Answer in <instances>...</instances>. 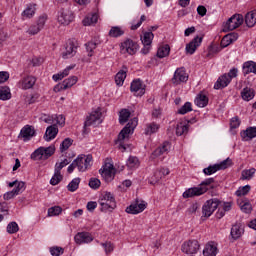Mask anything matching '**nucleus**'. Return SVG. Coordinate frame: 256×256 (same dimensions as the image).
Returning a JSON list of instances; mask_svg holds the SVG:
<instances>
[{
    "label": "nucleus",
    "mask_w": 256,
    "mask_h": 256,
    "mask_svg": "<svg viewBox=\"0 0 256 256\" xmlns=\"http://www.w3.org/2000/svg\"><path fill=\"white\" fill-rule=\"evenodd\" d=\"M139 120L137 118L131 119L126 126L120 131L118 134V138L116 140V145H118V149L125 153L127 151V147L125 146V139H129V135L135 131V127H137Z\"/></svg>",
    "instance_id": "obj_1"
},
{
    "label": "nucleus",
    "mask_w": 256,
    "mask_h": 256,
    "mask_svg": "<svg viewBox=\"0 0 256 256\" xmlns=\"http://www.w3.org/2000/svg\"><path fill=\"white\" fill-rule=\"evenodd\" d=\"M101 206L100 211L107 212L113 211L117 207L115 196L111 192H104L98 201Z\"/></svg>",
    "instance_id": "obj_2"
},
{
    "label": "nucleus",
    "mask_w": 256,
    "mask_h": 256,
    "mask_svg": "<svg viewBox=\"0 0 256 256\" xmlns=\"http://www.w3.org/2000/svg\"><path fill=\"white\" fill-rule=\"evenodd\" d=\"M55 154V146L39 147L31 154V159L34 161H47L49 157Z\"/></svg>",
    "instance_id": "obj_3"
},
{
    "label": "nucleus",
    "mask_w": 256,
    "mask_h": 256,
    "mask_svg": "<svg viewBox=\"0 0 256 256\" xmlns=\"http://www.w3.org/2000/svg\"><path fill=\"white\" fill-rule=\"evenodd\" d=\"M58 23L61 25H69L75 19L73 15V11L71 10V6L65 5L58 11Z\"/></svg>",
    "instance_id": "obj_4"
},
{
    "label": "nucleus",
    "mask_w": 256,
    "mask_h": 256,
    "mask_svg": "<svg viewBox=\"0 0 256 256\" xmlns=\"http://www.w3.org/2000/svg\"><path fill=\"white\" fill-rule=\"evenodd\" d=\"M241 25H243V15L236 14L228 19L223 31L224 33H227V31H234V29H237V27H241Z\"/></svg>",
    "instance_id": "obj_5"
},
{
    "label": "nucleus",
    "mask_w": 256,
    "mask_h": 256,
    "mask_svg": "<svg viewBox=\"0 0 256 256\" xmlns=\"http://www.w3.org/2000/svg\"><path fill=\"white\" fill-rule=\"evenodd\" d=\"M221 205V201L219 199H210L206 201V203L202 207V215L203 217H211L213 212Z\"/></svg>",
    "instance_id": "obj_6"
},
{
    "label": "nucleus",
    "mask_w": 256,
    "mask_h": 256,
    "mask_svg": "<svg viewBox=\"0 0 256 256\" xmlns=\"http://www.w3.org/2000/svg\"><path fill=\"white\" fill-rule=\"evenodd\" d=\"M147 209V202L139 199H136L133 204L126 208V213L130 215H138V213H143L144 210Z\"/></svg>",
    "instance_id": "obj_7"
},
{
    "label": "nucleus",
    "mask_w": 256,
    "mask_h": 256,
    "mask_svg": "<svg viewBox=\"0 0 256 256\" xmlns=\"http://www.w3.org/2000/svg\"><path fill=\"white\" fill-rule=\"evenodd\" d=\"M207 191H209V188L198 185L197 187L188 188L182 196L184 199H190L200 197V195H204Z\"/></svg>",
    "instance_id": "obj_8"
},
{
    "label": "nucleus",
    "mask_w": 256,
    "mask_h": 256,
    "mask_svg": "<svg viewBox=\"0 0 256 256\" xmlns=\"http://www.w3.org/2000/svg\"><path fill=\"white\" fill-rule=\"evenodd\" d=\"M155 37V34L149 30L148 32H145L143 36H141V42L142 45H144L143 49L141 50L142 55H147L149 51H151V43H153V38Z\"/></svg>",
    "instance_id": "obj_9"
},
{
    "label": "nucleus",
    "mask_w": 256,
    "mask_h": 256,
    "mask_svg": "<svg viewBox=\"0 0 256 256\" xmlns=\"http://www.w3.org/2000/svg\"><path fill=\"white\" fill-rule=\"evenodd\" d=\"M201 245L197 240H189L182 244V252L186 253V255H195L197 251H199Z\"/></svg>",
    "instance_id": "obj_10"
},
{
    "label": "nucleus",
    "mask_w": 256,
    "mask_h": 256,
    "mask_svg": "<svg viewBox=\"0 0 256 256\" xmlns=\"http://www.w3.org/2000/svg\"><path fill=\"white\" fill-rule=\"evenodd\" d=\"M188 80H189V75L185 71V68L180 67L174 72L172 83L173 85H181V83H187Z\"/></svg>",
    "instance_id": "obj_11"
},
{
    "label": "nucleus",
    "mask_w": 256,
    "mask_h": 256,
    "mask_svg": "<svg viewBox=\"0 0 256 256\" xmlns=\"http://www.w3.org/2000/svg\"><path fill=\"white\" fill-rule=\"evenodd\" d=\"M100 175L109 183L115 178V167L113 164L106 163L102 169L99 170Z\"/></svg>",
    "instance_id": "obj_12"
},
{
    "label": "nucleus",
    "mask_w": 256,
    "mask_h": 256,
    "mask_svg": "<svg viewBox=\"0 0 256 256\" xmlns=\"http://www.w3.org/2000/svg\"><path fill=\"white\" fill-rule=\"evenodd\" d=\"M77 83V76H71L68 79H65L61 84H58L54 87L55 93H59V91H65V89H69L73 87Z\"/></svg>",
    "instance_id": "obj_13"
},
{
    "label": "nucleus",
    "mask_w": 256,
    "mask_h": 256,
    "mask_svg": "<svg viewBox=\"0 0 256 256\" xmlns=\"http://www.w3.org/2000/svg\"><path fill=\"white\" fill-rule=\"evenodd\" d=\"M101 110H95L93 111L89 117H87V120L84 123V127H91V125H97V123H101Z\"/></svg>",
    "instance_id": "obj_14"
},
{
    "label": "nucleus",
    "mask_w": 256,
    "mask_h": 256,
    "mask_svg": "<svg viewBox=\"0 0 256 256\" xmlns=\"http://www.w3.org/2000/svg\"><path fill=\"white\" fill-rule=\"evenodd\" d=\"M130 91L137 97H143V95H145V85H143L139 79L133 80L130 86Z\"/></svg>",
    "instance_id": "obj_15"
},
{
    "label": "nucleus",
    "mask_w": 256,
    "mask_h": 256,
    "mask_svg": "<svg viewBox=\"0 0 256 256\" xmlns=\"http://www.w3.org/2000/svg\"><path fill=\"white\" fill-rule=\"evenodd\" d=\"M137 49H139V45L131 39H127L122 43V51H125L129 55H135Z\"/></svg>",
    "instance_id": "obj_16"
},
{
    "label": "nucleus",
    "mask_w": 256,
    "mask_h": 256,
    "mask_svg": "<svg viewBox=\"0 0 256 256\" xmlns=\"http://www.w3.org/2000/svg\"><path fill=\"white\" fill-rule=\"evenodd\" d=\"M201 43H203V36H196L190 43L186 45V53H188V55H193V53L197 51V47L201 46Z\"/></svg>",
    "instance_id": "obj_17"
},
{
    "label": "nucleus",
    "mask_w": 256,
    "mask_h": 256,
    "mask_svg": "<svg viewBox=\"0 0 256 256\" xmlns=\"http://www.w3.org/2000/svg\"><path fill=\"white\" fill-rule=\"evenodd\" d=\"M243 232V224L241 222H236L232 225L230 237L233 239V241H237V239H240L241 235H243Z\"/></svg>",
    "instance_id": "obj_18"
},
{
    "label": "nucleus",
    "mask_w": 256,
    "mask_h": 256,
    "mask_svg": "<svg viewBox=\"0 0 256 256\" xmlns=\"http://www.w3.org/2000/svg\"><path fill=\"white\" fill-rule=\"evenodd\" d=\"M77 53V46H75V42L70 41L66 44L65 51L62 53V59H71V57H75Z\"/></svg>",
    "instance_id": "obj_19"
},
{
    "label": "nucleus",
    "mask_w": 256,
    "mask_h": 256,
    "mask_svg": "<svg viewBox=\"0 0 256 256\" xmlns=\"http://www.w3.org/2000/svg\"><path fill=\"white\" fill-rule=\"evenodd\" d=\"M169 175V168H160L157 169L154 172L153 177L151 178L152 180H150V185H155V183H159L163 177Z\"/></svg>",
    "instance_id": "obj_20"
},
{
    "label": "nucleus",
    "mask_w": 256,
    "mask_h": 256,
    "mask_svg": "<svg viewBox=\"0 0 256 256\" xmlns=\"http://www.w3.org/2000/svg\"><path fill=\"white\" fill-rule=\"evenodd\" d=\"M19 137H21L24 141H29L31 137H35V128L30 125L24 126L20 131Z\"/></svg>",
    "instance_id": "obj_21"
},
{
    "label": "nucleus",
    "mask_w": 256,
    "mask_h": 256,
    "mask_svg": "<svg viewBox=\"0 0 256 256\" xmlns=\"http://www.w3.org/2000/svg\"><path fill=\"white\" fill-rule=\"evenodd\" d=\"M74 239L77 245H81L83 243H91V241H93V236H91L88 232H79Z\"/></svg>",
    "instance_id": "obj_22"
},
{
    "label": "nucleus",
    "mask_w": 256,
    "mask_h": 256,
    "mask_svg": "<svg viewBox=\"0 0 256 256\" xmlns=\"http://www.w3.org/2000/svg\"><path fill=\"white\" fill-rule=\"evenodd\" d=\"M242 141H251L256 137V127H248L240 133Z\"/></svg>",
    "instance_id": "obj_23"
},
{
    "label": "nucleus",
    "mask_w": 256,
    "mask_h": 256,
    "mask_svg": "<svg viewBox=\"0 0 256 256\" xmlns=\"http://www.w3.org/2000/svg\"><path fill=\"white\" fill-rule=\"evenodd\" d=\"M57 133H59V128L57 125H51L46 129L44 139L45 141H51L57 137Z\"/></svg>",
    "instance_id": "obj_24"
},
{
    "label": "nucleus",
    "mask_w": 256,
    "mask_h": 256,
    "mask_svg": "<svg viewBox=\"0 0 256 256\" xmlns=\"http://www.w3.org/2000/svg\"><path fill=\"white\" fill-rule=\"evenodd\" d=\"M127 66H122V69L115 76V83L119 87L125 83V79L127 78Z\"/></svg>",
    "instance_id": "obj_25"
},
{
    "label": "nucleus",
    "mask_w": 256,
    "mask_h": 256,
    "mask_svg": "<svg viewBox=\"0 0 256 256\" xmlns=\"http://www.w3.org/2000/svg\"><path fill=\"white\" fill-rule=\"evenodd\" d=\"M76 159L80 160V166L84 167V171L91 168V163H93V156L91 155H80Z\"/></svg>",
    "instance_id": "obj_26"
},
{
    "label": "nucleus",
    "mask_w": 256,
    "mask_h": 256,
    "mask_svg": "<svg viewBox=\"0 0 256 256\" xmlns=\"http://www.w3.org/2000/svg\"><path fill=\"white\" fill-rule=\"evenodd\" d=\"M204 256H217V245L215 242H208L203 250Z\"/></svg>",
    "instance_id": "obj_27"
},
{
    "label": "nucleus",
    "mask_w": 256,
    "mask_h": 256,
    "mask_svg": "<svg viewBox=\"0 0 256 256\" xmlns=\"http://www.w3.org/2000/svg\"><path fill=\"white\" fill-rule=\"evenodd\" d=\"M229 83H231V78H228L227 74H224L218 78L214 84V89H225Z\"/></svg>",
    "instance_id": "obj_28"
},
{
    "label": "nucleus",
    "mask_w": 256,
    "mask_h": 256,
    "mask_svg": "<svg viewBox=\"0 0 256 256\" xmlns=\"http://www.w3.org/2000/svg\"><path fill=\"white\" fill-rule=\"evenodd\" d=\"M35 83H37V79L33 76H26L22 79V89H32Z\"/></svg>",
    "instance_id": "obj_29"
},
{
    "label": "nucleus",
    "mask_w": 256,
    "mask_h": 256,
    "mask_svg": "<svg viewBox=\"0 0 256 256\" xmlns=\"http://www.w3.org/2000/svg\"><path fill=\"white\" fill-rule=\"evenodd\" d=\"M98 20H99V15H97V13H93V14H88L84 18L82 23L85 27H89L90 25H95V23H97Z\"/></svg>",
    "instance_id": "obj_30"
},
{
    "label": "nucleus",
    "mask_w": 256,
    "mask_h": 256,
    "mask_svg": "<svg viewBox=\"0 0 256 256\" xmlns=\"http://www.w3.org/2000/svg\"><path fill=\"white\" fill-rule=\"evenodd\" d=\"M244 75H249V73H254L256 75V62L247 61L243 64Z\"/></svg>",
    "instance_id": "obj_31"
},
{
    "label": "nucleus",
    "mask_w": 256,
    "mask_h": 256,
    "mask_svg": "<svg viewBox=\"0 0 256 256\" xmlns=\"http://www.w3.org/2000/svg\"><path fill=\"white\" fill-rule=\"evenodd\" d=\"M241 97L244 101H251L255 97V90L245 87L241 92Z\"/></svg>",
    "instance_id": "obj_32"
},
{
    "label": "nucleus",
    "mask_w": 256,
    "mask_h": 256,
    "mask_svg": "<svg viewBox=\"0 0 256 256\" xmlns=\"http://www.w3.org/2000/svg\"><path fill=\"white\" fill-rule=\"evenodd\" d=\"M245 23L247 27H255L256 24V10L248 12L245 16Z\"/></svg>",
    "instance_id": "obj_33"
},
{
    "label": "nucleus",
    "mask_w": 256,
    "mask_h": 256,
    "mask_svg": "<svg viewBox=\"0 0 256 256\" xmlns=\"http://www.w3.org/2000/svg\"><path fill=\"white\" fill-rule=\"evenodd\" d=\"M171 149V145L169 142H164L159 148H157L154 152L153 155L154 157H160V155H163L164 153H167Z\"/></svg>",
    "instance_id": "obj_34"
},
{
    "label": "nucleus",
    "mask_w": 256,
    "mask_h": 256,
    "mask_svg": "<svg viewBox=\"0 0 256 256\" xmlns=\"http://www.w3.org/2000/svg\"><path fill=\"white\" fill-rule=\"evenodd\" d=\"M208 104L209 98H207L205 94H199L195 99V105H197V107H207Z\"/></svg>",
    "instance_id": "obj_35"
},
{
    "label": "nucleus",
    "mask_w": 256,
    "mask_h": 256,
    "mask_svg": "<svg viewBox=\"0 0 256 256\" xmlns=\"http://www.w3.org/2000/svg\"><path fill=\"white\" fill-rule=\"evenodd\" d=\"M255 168L245 169L241 172L240 179L242 181H250V179H253V175H255Z\"/></svg>",
    "instance_id": "obj_36"
},
{
    "label": "nucleus",
    "mask_w": 256,
    "mask_h": 256,
    "mask_svg": "<svg viewBox=\"0 0 256 256\" xmlns=\"http://www.w3.org/2000/svg\"><path fill=\"white\" fill-rule=\"evenodd\" d=\"M35 11H37V9L35 8V4H30L27 6V8L23 11L22 13V17L24 19H31V17H33V15H35Z\"/></svg>",
    "instance_id": "obj_37"
},
{
    "label": "nucleus",
    "mask_w": 256,
    "mask_h": 256,
    "mask_svg": "<svg viewBox=\"0 0 256 256\" xmlns=\"http://www.w3.org/2000/svg\"><path fill=\"white\" fill-rule=\"evenodd\" d=\"M81 161L80 159H75L69 166L67 169L68 173H73V171H75V167L78 168L79 171L84 172L85 168L83 166H81Z\"/></svg>",
    "instance_id": "obj_38"
},
{
    "label": "nucleus",
    "mask_w": 256,
    "mask_h": 256,
    "mask_svg": "<svg viewBox=\"0 0 256 256\" xmlns=\"http://www.w3.org/2000/svg\"><path fill=\"white\" fill-rule=\"evenodd\" d=\"M169 53H171V47H169V45L166 44L158 49L157 57H159V59H163L169 56Z\"/></svg>",
    "instance_id": "obj_39"
},
{
    "label": "nucleus",
    "mask_w": 256,
    "mask_h": 256,
    "mask_svg": "<svg viewBox=\"0 0 256 256\" xmlns=\"http://www.w3.org/2000/svg\"><path fill=\"white\" fill-rule=\"evenodd\" d=\"M129 117H131V112L127 109H122L119 115L120 125H125L129 121Z\"/></svg>",
    "instance_id": "obj_40"
},
{
    "label": "nucleus",
    "mask_w": 256,
    "mask_h": 256,
    "mask_svg": "<svg viewBox=\"0 0 256 256\" xmlns=\"http://www.w3.org/2000/svg\"><path fill=\"white\" fill-rule=\"evenodd\" d=\"M0 99L1 101H9L11 99V89L9 87L4 86L0 88Z\"/></svg>",
    "instance_id": "obj_41"
},
{
    "label": "nucleus",
    "mask_w": 256,
    "mask_h": 256,
    "mask_svg": "<svg viewBox=\"0 0 256 256\" xmlns=\"http://www.w3.org/2000/svg\"><path fill=\"white\" fill-rule=\"evenodd\" d=\"M71 69H75V65L72 66H68L66 69L63 70L62 73H58L56 75H53V80L54 81H61V79H64V77H67V75H69V71H71Z\"/></svg>",
    "instance_id": "obj_42"
},
{
    "label": "nucleus",
    "mask_w": 256,
    "mask_h": 256,
    "mask_svg": "<svg viewBox=\"0 0 256 256\" xmlns=\"http://www.w3.org/2000/svg\"><path fill=\"white\" fill-rule=\"evenodd\" d=\"M159 131V125L155 122L146 125L145 135H153V133H157Z\"/></svg>",
    "instance_id": "obj_43"
},
{
    "label": "nucleus",
    "mask_w": 256,
    "mask_h": 256,
    "mask_svg": "<svg viewBox=\"0 0 256 256\" xmlns=\"http://www.w3.org/2000/svg\"><path fill=\"white\" fill-rule=\"evenodd\" d=\"M79 183H81V178H74L68 185L67 189L71 193H75L79 189Z\"/></svg>",
    "instance_id": "obj_44"
},
{
    "label": "nucleus",
    "mask_w": 256,
    "mask_h": 256,
    "mask_svg": "<svg viewBox=\"0 0 256 256\" xmlns=\"http://www.w3.org/2000/svg\"><path fill=\"white\" fill-rule=\"evenodd\" d=\"M189 132V125L183 124V122L177 124L176 126V135L181 137V135H185V133Z\"/></svg>",
    "instance_id": "obj_45"
},
{
    "label": "nucleus",
    "mask_w": 256,
    "mask_h": 256,
    "mask_svg": "<svg viewBox=\"0 0 256 256\" xmlns=\"http://www.w3.org/2000/svg\"><path fill=\"white\" fill-rule=\"evenodd\" d=\"M63 180V175H61V172L57 169L54 171V175L50 180V185H59L61 181Z\"/></svg>",
    "instance_id": "obj_46"
},
{
    "label": "nucleus",
    "mask_w": 256,
    "mask_h": 256,
    "mask_svg": "<svg viewBox=\"0 0 256 256\" xmlns=\"http://www.w3.org/2000/svg\"><path fill=\"white\" fill-rule=\"evenodd\" d=\"M124 34L125 31H123L119 26H113L109 31V36L114 38L121 37V35Z\"/></svg>",
    "instance_id": "obj_47"
},
{
    "label": "nucleus",
    "mask_w": 256,
    "mask_h": 256,
    "mask_svg": "<svg viewBox=\"0 0 256 256\" xmlns=\"http://www.w3.org/2000/svg\"><path fill=\"white\" fill-rule=\"evenodd\" d=\"M129 169H137L139 167V158L135 156H130L126 163Z\"/></svg>",
    "instance_id": "obj_48"
},
{
    "label": "nucleus",
    "mask_w": 256,
    "mask_h": 256,
    "mask_svg": "<svg viewBox=\"0 0 256 256\" xmlns=\"http://www.w3.org/2000/svg\"><path fill=\"white\" fill-rule=\"evenodd\" d=\"M191 111H193V106L191 105V102H186L180 109H178L177 114L185 115Z\"/></svg>",
    "instance_id": "obj_49"
},
{
    "label": "nucleus",
    "mask_w": 256,
    "mask_h": 256,
    "mask_svg": "<svg viewBox=\"0 0 256 256\" xmlns=\"http://www.w3.org/2000/svg\"><path fill=\"white\" fill-rule=\"evenodd\" d=\"M219 171H223L224 169H228V167H231L233 165V160L231 158H227L226 160L216 164Z\"/></svg>",
    "instance_id": "obj_50"
},
{
    "label": "nucleus",
    "mask_w": 256,
    "mask_h": 256,
    "mask_svg": "<svg viewBox=\"0 0 256 256\" xmlns=\"http://www.w3.org/2000/svg\"><path fill=\"white\" fill-rule=\"evenodd\" d=\"M233 41H236V38H233L232 34H228L222 38L221 45L222 47H229Z\"/></svg>",
    "instance_id": "obj_51"
},
{
    "label": "nucleus",
    "mask_w": 256,
    "mask_h": 256,
    "mask_svg": "<svg viewBox=\"0 0 256 256\" xmlns=\"http://www.w3.org/2000/svg\"><path fill=\"white\" fill-rule=\"evenodd\" d=\"M62 211L63 208H61L60 206H53L48 209V217H55L57 215H61Z\"/></svg>",
    "instance_id": "obj_52"
},
{
    "label": "nucleus",
    "mask_w": 256,
    "mask_h": 256,
    "mask_svg": "<svg viewBox=\"0 0 256 256\" xmlns=\"http://www.w3.org/2000/svg\"><path fill=\"white\" fill-rule=\"evenodd\" d=\"M72 145H73V140L71 138L64 139L60 145L61 153H63L64 151H67V149H69V147Z\"/></svg>",
    "instance_id": "obj_53"
},
{
    "label": "nucleus",
    "mask_w": 256,
    "mask_h": 256,
    "mask_svg": "<svg viewBox=\"0 0 256 256\" xmlns=\"http://www.w3.org/2000/svg\"><path fill=\"white\" fill-rule=\"evenodd\" d=\"M217 171H219V166H217V164L210 165L203 169L204 175H213V173H217Z\"/></svg>",
    "instance_id": "obj_54"
},
{
    "label": "nucleus",
    "mask_w": 256,
    "mask_h": 256,
    "mask_svg": "<svg viewBox=\"0 0 256 256\" xmlns=\"http://www.w3.org/2000/svg\"><path fill=\"white\" fill-rule=\"evenodd\" d=\"M251 191V186L250 185H245L243 187H240L237 191H236V195L237 197H243V195H247V193H249Z\"/></svg>",
    "instance_id": "obj_55"
},
{
    "label": "nucleus",
    "mask_w": 256,
    "mask_h": 256,
    "mask_svg": "<svg viewBox=\"0 0 256 256\" xmlns=\"http://www.w3.org/2000/svg\"><path fill=\"white\" fill-rule=\"evenodd\" d=\"M17 231H19V225L17 224V222H10L7 225V233H9L10 235H13V233H17Z\"/></svg>",
    "instance_id": "obj_56"
},
{
    "label": "nucleus",
    "mask_w": 256,
    "mask_h": 256,
    "mask_svg": "<svg viewBox=\"0 0 256 256\" xmlns=\"http://www.w3.org/2000/svg\"><path fill=\"white\" fill-rule=\"evenodd\" d=\"M240 209L243 213H251L253 211V206L249 202L240 203Z\"/></svg>",
    "instance_id": "obj_57"
},
{
    "label": "nucleus",
    "mask_w": 256,
    "mask_h": 256,
    "mask_svg": "<svg viewBox=\"0 0 256 256\" xmlns=\"http://www.w3.org/2000/svg\"><path fill=\"white\" fill-rule=\"evenodd\" d=\"M16 195H19V193H23L25 191V182L20 181L17 182L16 188L12 190Z\"/></svg>",
    "instance_id": "obj_58"
},
{
    "label": "nucleus",
    "mask_w": 256,
    "mask_h": 256,
    "mask_svg": "<svg viewBox=\"0 0 256 256\" xmlns=\"http://www.w3.org/2000/svg\"><path fill=\"white\" fill-rule=\"evenodd\" d=\"M88 185L91 189H99V187H101V180L98 178H91Z\"/></svg>",
    "instance_id": "obj_59"
},
{
    "label": "nucleus",
    "mask_w": 256,
    "mask_h": 256,
    "mask_svg": "<svg viewBox=\"0 0 256 256\" xmlns=\"http://www.w3.org/2000/svg\"><path fill=\"white\" fill-rule=\"evenodd\" d=\"M97 48V44L95 42H88L86 44V49L88 51V57H93V50Z\"/></svg>",
    "instance_id": "obj_60"
},
{
    "label": "nucleus",
    "mask_w": 256,
    "mask_h": 256,
    "mask_svg": "<svg viewBox=\"0 0 256 256\" xmlns=\"http://www.w3.org/2000/svg\"><path fill=\"white\" fill-rule=\"evenodd\" d=\"M50 253H51L52 256H59V255H63L64 250H63L62 247H58V246L51 247L50 248Z\"/></svg>",
    "instance_id": "obj_61"
},
{
    "label": "nucleus",
    "mask_w": 256,
    "mask_h": 256,
    "mask_svg": "<svg viewBox=\"0 0 256 256\" xmlns=\"http://www.w3.org/2000/svg\"><path fill=\"white\" fill-rule=\"evenodd\" d=\"M41 31L40 27L37 24H33L27 30L28 35H37Z\"/></svg>",
    "instance_id": "obj_62"
},
{
    "label": "nucleus",
    "mask_w": 256,
    "mask_h": 256,
    "mask_svg": "<svg viewBox=\"0 0 256 256\" xmlns=\"http://www.w3.org/2000/svg\"><path fill=\"white\" fill-rule=\"evenodd\" d=\"M239 125H241V120L239 119V117H233L230 121V127L231 129H237V127H239Z\"/></svg>",
    "instance_id": "obj_63"
},
{
    "label": "nucleus",
    "mask_w": 256,
    "mask_h": 256,
    "mask_svg": "<svg viewBox=\"0 0 256 256\" xmlns=\"http://www.w3.org/2000/svg\"><path fill=\"white\" fill-rule=\"evenodd\" d=\"M69 163H71V161L69 159H64L59 164L56 163L55 169L61 172V169H63V167H67V165H69Z\"/></svg>",
    "instance_id": "obj_64"
}]
</instances>
